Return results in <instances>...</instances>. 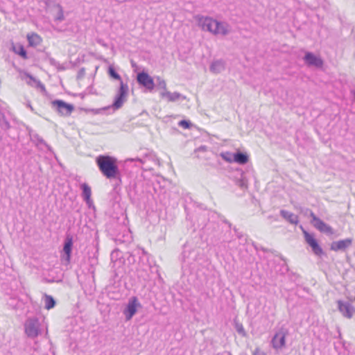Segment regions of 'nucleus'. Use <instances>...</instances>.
Instances as JSON below:
<instances>
[{
	"mask_svg": "<svg viewBox=\"0 0 355 355\" xmlns=\"http://www.w3.org/2000/svg\"><path fill=\"white\" fill-rule=\"evenodd\" d=\"M96 164L99 171L108 180H116L121 183V172L117 164V159L108 155H101L96 157Z\"/></svg>",
	"mask_w": 355,
	"mask_h": 355,
	"instance_id": "f257e3e1",
	"label": "nucleus"
},
{
	"mask_svg": "<svg viewBox=\"0 0 355 355\" xmlns=\"http://www.w3.org/2000/svg\"><path fill=\"white\" fill-rule=\"evenodd\" d=\"M288 335V329L285 326L279 328L271 340V345L276 350L285 347L286 337Z\"/></svg>",
	"mask_w": 355,
	"mask_h": 355,
	"instance_id": "f03ea898",
	"label": "nucleus"
},
{
	"mask_svg": "<svg viewBox=\"0 0 355 355\" xmlns=\"http://www.w3.org/2000/svg\"><path fill=\"white\" fill-rule=\"evenodd\" d=\"M128 94V85L123 83V81H121L120 87L117 91V93L114 97V100L112 105L114 110H118L123 106V103L126 101Z\"/></svg>",
	"mask_w": 355,
	"mask_h": 355,
	"instance_id": "7ed1b4c3",
	"label": "nucleus"
},
{
	"mask_svg": "<svg viewBox=\"0 0 355 355\" xmlns=\"http://www.w3.org/2000/svg\"><path fill=\"white\" fill-rule=\"evenodd\" d=\"M25 332L29 338H35L40 333V323L38 318H30L25 322Z\"/></svg>",
	"mask_w": 355,
	"mask_h": 355,
	"instance_id": "20e7f679",
	"label": "nucleus"
},
{
	"mask_svg": "<svg viewBox=\"0 0 355 355\" xmlns=\"http://www.w3.org/2000/svg\"><path fill=\"white\" fill-rule=\"evenodd\" d=\"M137 82L149 92L153 90L155 87L153 78L146 71H142L137 75Z\"/></svg>",
	"mask_w": 355,
	"mask_h": 355,
	"instance_id": "39448f33",
	"label": "nucleus"
},
{
	"mask_svg": "<svg viewBox=\"0 0 355 355\" xmlns=\"http://www.w3.org/2000/svg\"><path fill=\"white\" fill-rule=\"evenodd\" d=\"M198 24L201 27L202 30L209 31L214 34L215 27L218 26V21L213 19L211 17L198 16Z\"/></svg>",
	"mask_w": 355,
	"mask_h": 355,
	"instance_id": "423d86ee",
	"label": "nucleus"
},
{
	"mask_svg": "<svg viewBox=\"0 0 355 355\" xmlns=\"http://www.w3.org/2000/svg\"><path fill=\"white\" fill-rule=\"evenodd\" d=\"M138 307H141V304L138 302L137 297L135 296L132 297L129 300L128 304L123 310V314L126 320H130L132 319L134 315L137 313Z\"/></svg>",
	"mask_w": 355,
	"mask_h": 355,
	"instance_id": "0eeeda50",
	"label": "nucleus"
},
{
	"mask_svg": "<svg viewBox=\"0 0 355 355\" xmlns=\"http://www.w3.org/2000/svg\"><path fill=\"white\" fill-rule=\"evenodd\" d=\"M304 239L308 245L311 248L313 252L317 256H321L324 254L322 248L318 244V241L314 238L313 234H309L303 230Z\"/></svg>",
	"mask_w": 355,
	"mask_h": 355,
	"instance_id": "6e6552de",
	"label": "nucleus"
},
{
	"mask_svg": "<svg viewBox=\"0 0 355 355\" xmlns=\"http://www.w3.org/2000/svg\"><path fill=\"white\" fill-rule=\"evenodd\" d=\"M51 103L52 106L63 115H70L74 110L73 105L67 103L62 100H55L53 101Z\"/></svg>",
	"mask_w": 355,
	"mask_h": 355,
	"instance_id": "1a4fd4ad",
	"label": "nucleus"
},
{
	"mask_svg": "<svg viewBox=\"0 0 355 355\" xmlns=\"http://www.w3.org/2000/svg\"><path fill=\"white\" fill-rule=\"evenodd\" d=\"M338 309L342 315L347 318H352L355 313V308L349 302L338 300Z\"/></svg>",
	"mask_w": 355,
	"mask_h": 355,
	"instance_id": "9d476101",
	"label": "nucleus"
},
{
	"mask_svg": "<svg viewBox=\"0 0 355 355\" xmlns=\"http://www.w3.org/2000/svg\"><path fill=\"white\" fill-rule=\"evenodd\" d=\"M305 64L309 67H315L316 68H321L323 66V60L321 58L316 56L311 52H305L303 58Z\"/></svg>",
	"mask_w": 355,
	"mask_h": 355,
	"instance_id": "9b49d317",
	"label": "nucleus"
},
{
	"mask_svg": "<svg viewBox=\"0 0 355 355\" xmlns=\"http://www.w3.org/2000/svg\"><path fill=\"white\" fill-rule=\"evenodd\" d=\"M352 239L349 238L338 241H334L331 245V250L334 251H345L347 248L352 245Z\"/></svg>",
	"mask_w": 355,
	"mask_h": 355,
	"instance_id": "f8f14e48",
	"label": "nucleus"
},
{
	"mask_svg": "<svg viewBox=\"0 0 355 355\" xmlns=\"http://www.w3.org/2000/svg\"><path fill=\"white\" fill-rule=\"evenodd\" d=\"M72 247H73L72 236L67 234V237L64 240V246H63V252L64 254V259L67 263H69V261L71 260Z\"/></svg>",
	"mask_w": 355,
	"mask_h": 355,
	"instance_id": "ddd939ff",
	"label": "nucleus"
},
{
	"mask_svg": "<svg viewBox=\"0 0 355 355\" xmlns=\"http://www.w3.org/2000/svg\"><path fill=\"white\" fill-rule=\"evenodd\" d=\"M313 226L321 232L329 235L334 234L333 228L319 218H314Z\"/></svg>",
	"mask_w": 355,
	"mask_h": 355,
	"instance_id": "4468645a",
	"label": "nucleus"
},
{
	"mask_svg": "<svg viewBox=\"0 0 355 355\" xmlns=\"http://www.w3.org/2000/svg\"><path fill=\"white\" fill-rule=\"evenodd\" d=\"M225 69V62L222 60H214L210 65L209 69L214 73H219Z\"/></svg>",
	"mask_w": 355,
	"mask_h": 355,
	"instance_id": "2eb2a0df",
	"label": "nucleus"
},
{
	"mask_svg": "<svg viewBox=\"0 0 355 355\" xmlns=\"http://www.w3.org/2000/svg\"><path fill=\"white\" fill-rule=\"evenodd\" d=\"M230 33V26L227 23L218 21V26L214 29V35H227Z\"/></svg>",
	"mask_w": 355,
	"mask_h": 355,
	"instance_id": "dca6fc26",
	"label": "nucleus"
},
{
	"mask_svg": "<svg viewBox=\"0 0 355 355\" xmlns=\"http://www.w3.org/2000/svg\"><path fill=\"white\" fill-rule=\"evenodd\" d=\"M280 215L291 224L297 225L299 222L298 216L288 211L282 209L280 211Z\"/></svg>",
	"mask_w": 355,
	"mask_h": 355,
	"instance_id": "f3484780",
	"label": "nucleus"
},
{
	"mask_svg": "<svg viewBox=\"0 0 355 355\" xmlns=\"http://www.w3.org/2000/svg\"><path fill=\"white\" fill-rule=\"evenodd\" d=\"M234 162L239 164H245L249 161V157L246 153L241 151L233 153Z\"/></svg>",
	"mask_w": 355,
	"mask_h": 355,
	"instance_id": "a211bd4d",
	"label": "nucleus"
},
{
	"mask_svg": "<svg viewBox=\"0 0 355 355\" xmlns=\"http://www.w3.org/2000/svg\"><path fill=\"white\" fill-rule=\"evenodd\" d=\"M28 42L30 46H37L42 41L41 37L36 33H32L27 36Z\"/></svg>",
	"mask_w": 355,
	"mask_h": 355,
	"instance_id": "6ab92c4d",
	"label": "nucleus"
},
{
	"mask_svg": "<svg viewBox=\"0 0 355 355\" xmlns=\"http://www.w3.org/2000/svg\"><path fill=\"white\" fill-rule=\"evenodd\" d=\"M80 189L82 190V197L83 200H89L92 195L90 187L86 183H83L80 184Z\"/></svg>",
	"mask_w": 355,
	"mask_h": 355,
	"instance_id": "aec40b11",
	"label": "nucleus"
},
{
	"mask_svg": "<svg viewBox=\"0 0 355 355\" xmlns=\"http://www.w3.org/2000/svg\"><path fill=\"white\" fill-rule=\"evenodd\" d=\"M148 269H150V266L148 265H146L144 268L137 270V276L139 279H141L144 281H146L149 279V275L148 272Z\"/></svg>",
	"mask_w": 355,
	"mask_h": 355,
	"instance_id": "412c9836",
	"label": "nucleus"
},
{
	"mask_svg": "<svg viewBox=\"0 0 355 355\" xmlns=\"http://www.w3.org/2000/svg\"><path fill=\"white\" fill-rule=\"evenodd\" d=\"M12 51L17 55H20L24 59H27V52L22 45L16 46L12 45Z\"/></svg>",
	"mask_w": 355,
	"mask_h": 355,
	"instance_id": "4be33fe9",
	"label": "nucleus"
},
{
	"mask_svg": "<svg viewBox=\"0 0 355 355\" xmlns=\"http://www.w3.org/2000/svg\"><path fill=\"white\" fill-rule=\"evenodd\" d=\"M0 128L6 131L10 128V124L6 119L5 115L0 111Z\"/></svg>",
	"mask_w": 355,
	"mask_h": 355,
	"instance_id": "5701e85b",
	"label": "nucleus"
},
{
	"mask_svg": "<svg viewBox=\"0 0 355 355\" xmlns=\"http://www.w3.org/2000/svg\"><path fill=\"white\" fill-rule=\"evenodd\" d=\"M44 302H45V309H53L55 306V300L51 295H44Z\"/></svg>",
	"mask_w": 355,
	"mask_h": 355,
	"instance_id": "b1692460",
	"label": "nucleus"
},
{
	"mask_svg": "<svg viewBox=\"0 0 355 355\" xmlns=\"http://www.w3.org/2000/svg\"><path fill=\"white\" fill-rule=\"evenodd\" d=\"M162 96L168 98L169 101H176L182 96L178 92L171 93L170 92H163L162 93Z\"/></svg>",
	"mask_w": 355,
	"mask_h": 355,
	"instance_id": "393cba45",
	"label": "nucleus"
},
{
	"mask_svg": "<svg viewBox=\"0 0 355 355\" xmlns=\"http://www.w3.org/2000/svg\"><path fill=\"white\" fill-rule=\"evenodd\" d=\"M31 139L36 142V146H39V145H44L47 148L48 150H51V147L45 142V141L40 137L37 134L33 135L31 136Z\"/></svg>",
	"mask_w": 355,
	"mask_h": 355,
	"instance_id": "a878e982",
	"label": "nucleus"
},
{
	"mask_svg": "<svg viewBox=\"0 0 355 355\" xmlns=\"http://www.w3.org/2000/svg\"><path fill=\"white\" fill-rule=\"evenodd\" d=\"M25 76L27 78H28L31 81H33L36 84L35 87L37 88H40L42 91H45L44 85L40 80H37L35 78H34L31 74H30L28 73H25Z\"/></svg>",
	"mask_w": 355,
	"mask_h": 355,
	"instance_id": "bb28decb",
	"label": "nucleus"
},
{
	"mask_svg": "<svg viewBox=\"0 0 355 355\" xmlns=\"http://www.w3.org/2000/svg\"><path fill=\"white\" fill-rule=\"evenodd\" d=\"M234 328L237 333L243 337H245L247 334L244 329L243 324L237 321H234Z\"/></svg>",
	"mask_w": 355,
	"mask_h": 355,
	"instance_id": "cd10ccee",
	"label": "nucleus"
},
{
	"mask_svg": "<svg viewBox=\"0 0 355 355\" xmlns=\"http://www.w3.org/2000/svg\"><path fill=\"white\" fill-rule=\"evenodd\" d=\"M108 74L112 78L120 80V82L122 81L120 75L116 71L115 69L113 67H109Z\"/></svg>",
	"mask_w": 355,
	"mask_h": 355,
	"instance_id": "c85d7f7f",
	"label": "nucleus"
},
{
	"mask_svg": "<svg viewBox=\"0 0 355 355\" xmlns=\"http://www.w3.org/2000/svg\"><path fill=\"white\" fill-rule=\"evenodd\" d=\"M241 178L236 181V184L241 189L247 188V180L243 178V172L240 173Z\"/></svg>",
	"mask_w": 355,
	"mask_h": 355,
	"instance_id": "c756f323",
	"label": "nucleus"
},
{
	"mask_svg": "<svg viewBox=\"0 0 355 355\" xmlns=\"http://www.w3.org/2000/svg\"><path fill=\"white\" fill-rule=\"evenodd\" d=\"M57 8L58 9V13H57V15H56V16L55 17V19L56 21H62L64 19L63 9H62V6L60 4L57 5Z\"/></svg>",
	"mask_w": 355,
	"mask_h": 355,
	"instance_id": "7c9ffc66",
	"label": "nucleus"
},
{
	"mask_svg": "<svg viewBox=\"0 0 355 355\" xmlns=\"http://www.w3.org/2000/svg\"><path fill=\"white\" fill-rule=\"evenodd\" d=\"M220 156L222 157V158L228 162H234V156H233V153H229V152H225V153H222L220 154Z\"/></svg>",
	"mask_w": 355,
	"mask_h": 355,
	"instance_id": "2f4dec72",
	"label": "nucleus"
},
{
	"mask_svg": "<svg viewBox=\"0 0 355 355\" xmlns=\"http://www.w3.org/2000/svg\"><path fill=\"white\" fill-rule=\"evenodd\" d=\"M178 125L184 129H189L191 127L192 123L190 122V121L181 120L178 122Z\"/></svg>",
	"mask_w": 355,
	"mask_h": 355,
	"instance_id": "473e14b6",
	"label": "nucleus"
},
{
	"mask_svg": "<svg viewBox=\"0 0 355 355\" xmlns=\"http://www.w3.org/2000/svg\"><path fill=\"white\" fill-rule=\"evenodd\" d=\"M157 85L158 87L163 89H166V82L163 79H162L160 77H157Z\"/></svg>",
	"mask_w": 355,
	"mask_h": 355,
	"instance_id": "72a5a7b5",
	"label": "nucleus"
},
{
	"mask_svg": "<svg viewBox=\"0 0 355 355\" xmlns=\"http://www.w3.org/2000/svg\"><path fill=\"white\" fill-rule=\"evenodd\" d=\"M49 61H50V63L51 65L56 67L58 69H61V70L64 69V67H61L60 66V64L55 59L50 58Z\"/></svg>",
	"mask_w": 355,
	"mask_h": 355,
	"instance_id": "f704fd0d",
	"label": "nucleus"
},
{
	"mask_svg": "<svg viewBox=\"0 0 355 355\" xmlns=\"http://www.w3.org/2000/svg\"><path fill=\"white\" fill-rule=\"evenodd\" d=\"M85 75V68H81L79 69V71H78V74H77V79H81L83 78Z\"/></svg>",
	"mask_w": 355,
	"mask_h": 355,
	"instance_id": "c9c22d12",
	"label": "nucleus"
},
{
	"mask_svg": "<svg viewBox=\"0 0 355 355\" xmlns=\"http://www.w3.org/2000/svg\"><path fill=\"white\" fill-rule=\"evenodd\" d=\"M134 161H135V162H139V163H141V164H144V160H143L142 159L139 158V157H136V158H135V159H133V158H129V159H127L125 160V162H134Z\"/></svg>",
	"mask_w": 355,
	"mask_h": 355,
	"instance_id": "e433bc0d",
	"label": "nucleus"
},
{
	"mask_svg": "<svg viewBox=\"0 0 355 355\" xmlns=\"http://www.w3.org/2000/svg\"><path fill=\"white\" fill-rule=\"evenodd\" d=\"M84 200L85 201V202L89 208H93V209L95 208V207L94 205V203H93V201L91 199V198H89V200Z\"/></svg>",
	"mask_w": 355,
	"mask_h": 355,
	"instance_id": "4c0bfd02",
	"label": "nucleus"
},
{
	"mask_svg": "<svg viewBox=\"0 0 355 355\" xmlns=\"http://www.w3.org/2000/svg\"><path fill=\"white\" fill-rule=\"evenodd\" d=\"M234 230L238 239L241 240L244 237V235L242 233L238 232V230L236 227L234 228Z\"/></svg>",
	"mask_w": 355,
	"mask_h": 355,
	"instance_id": "58836bf2",
	"label": "nucleus"
},
{
	"mask_svg": "<svg viewBox=\"0 0 355 355\" xmlns=\"http://www.w3.org/2000/svg\"><path fill=\"white\" fill-rule=\"evenodd\" d=\"M253 355H266L263 352H261L259 349L257 348L254 352Z\"/></svg>",
	"mask_w": 355,
	"mask_h": 355,
	"instance_id": "ea45409f",
	"label": "nucleus"
},
{
	"mask_svg": "<svg viewBox=\"0 0 355 355\" xmlns=\"http://www.w3.org/2000/svg\"><path fill=\"white\" fill-rule=\"evenodd\" d=\"M207 149V147L206 146H201L199 148H196L195 150V152H200V151H206Z\"/></svg>",
	"mask_w": 355,
	"mask_h": 355,
	"instance_id": "a19ab883",
	"label": "nucleus"
},
{
	"mask_svg": "<svg viewBox=\"0 0 355 355\" xmlns=\"http://www.w3.org/2000/svg\"><path fill=\"white\" fill-rule=\"evenodd\" d=\"M90 111L92 112L94 114H97L101 112V109H99V110L92 109Z\"/></svg>",
	"mask_w": 355,
	"mask_h": 355,
	"instance_id": "79ce46f5",
	"label": "nucleus"
},
{
	"mask_svg": "<svg viewBox=\"0 0 355 355\" xmlns=\"http://www.w3.org/2000/svg\"><path fill=\"white\" fill-rule=\"evenodd\" d=\"M311 217L312 218V223L314 224V218H318L313 212L311 213Z\"/></svg>",
	"mask_w": 355,
	"mask_h": 355,
	"instance_id": "37998d69",
	"label": "nucleus"
},
{
	"mask_svg": "<svg viewBox=\"0 0 355 355\" xmlns=\"http://www.w3.org/2000/svg\"><path fill=\"white\" fill-rule=\"evenodd\" d=\"M223 222L224 223H225V224H227V225H228V226H229L230 227H231L232 224H231L228 220H227L226 219H224V220H223Z\"/></svg>",
	"mask_w": 355,
	"mask_h": 355,
	"instance_id": "c03bdc74",
	"label": "nucleus"
},
{
	"mask_svg": "<svg viewBox=\"0 0 355 355\" xmlns=\"http://www.w3.org/2000/svg\"><path fill=\"white\" fill-rule=\"evenodd\" d=\"M352 94H353L354 99V101H355V90H352Z\"/></svg>",
	"mask_w": 355,
	"mask_h": 355,
	"instance_id": "a18cd8bd",
	"label": "nucleus"
},
{
	"mask_svg": "<svg viewBox=\"0 0 355 355\" xmlns=\"http://www.w3.org/2000/svg\"><path fill=\"white\" fill-rule=\"evenodd\" d=\"M28 107H31V110H33L32 107L31 106V105H28Z\"/></svg>",
	"mask_w": 355,
	"mask_h": 355,
	"instance_id": "49530a36",
	"label": "nucleus"
},
{
	"mask_svg": "<svg viewBox=\"0 0 355 355\" xmlns=\"http://www.w3.org/2000/svg\"><path fill=\"white\" fill-rule=\"evenodd\" d=\"M227 354L228 355H232V354L230 352H228Z\"/></svg>",
	"mask_w": 355,
	"mask_h": 355,
	"instance_id": "de8ad7c7",
	"label": "nucleus"
}]
</instances>
